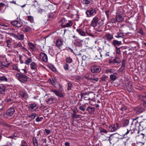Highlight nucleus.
Returning <instances> with one entry per match:
<instances>
[{
  "mask_svg": "<svg viewBox=\"0 0 146 146\" xmlns=\"http://www.w3.org/2000/svg\"><path fill=\"white\" fill-rule=\"evenodd\" d=\"M104 20L99 19L98 17L95 16L93 19L90 25L93 27H96L97 26L101 27L104 24Z\"/></svg>",
  "mask_w": 146,
  "mask_h": 146,
  "instance_id": "1",
  "label": "nucleus"
},
{
  "mask_svg": "<svg viewBox=\"0 0 146 146\" xmlns=\"http://www.w3.org/2000/svg\"><path fill=\"white\" fill-rule=\"evenodd\" d=\"M16 76L20 82L23 83L26 82L28 79L27 76L21 72L17 73Z\"/></svg>",
  "mask_w": 146,
  "mask_h": 146,
  "instance_id": "2",
  "label": "nucleus"
},
{
  "mask_svg": "<svg viewBox=\"0 0 146 146\" xmlns=\"http://www.w3.org/2000/svg\"><path fill=\"white\" fill-rule=\"evenodd\" d=\"M19 96L23 100H27L29 98L27 92L24 90H21L19 92Z\"/></svg>",
  "mask_w": 146,
  "mask_h": 146,
  "instance_id": "3",
  "label": "nucleus"
},
{
  "mask_svg": "<svg viewBox=\"0 0 146 146\" xmlns=\"http://www.w3.org/2000/svg\"><path fill=\"white\" fill-rule=\"evenodd\" d=\"M96 13V11L95 9L91 8L87 10L86 12V14L88 17H90L94 16Z\"/></svg>",
  "mask_w": 146,
  "mask_h": 146,
  "instance_id": "4",
  "label": "nucleus"
},
{
  "mask_svg": "<svg viewBox=\"0 0 146 146\" xmlns=\"http://www.w3.org/2000/svg\"><path fill=\"white\" fill-rule=\"evenodd\" d=\"M101 68L99 66L94 64L91 67V70L93 73H97L101 71Z\"/></svg>",
  "mask_w": 146,
  "mask_h": 146,
  "instance_id": "5",
  "label": "nucleus"
},
{
  "mask_svg": "<svg viewBox=\"0 0 146 146\" xmlns=\"http://www.w3.org/2000/svg\"><path fill=\"white\" fill-rule=\"evenodd\" d=\"M11 24L12 25L18 28L21 27L23 25L22 22L20 20L12 21L11 22Z\"/></svg>",
  "mask_w": 146,
  "mask_h": 146,
  "instance_id": "6",
  "label": "nucleus"
},
{
  "mask_svg": "<svg viewBox=\"0 0 146 146\" xmlns=\"http://www.w3.org/2000/svg\"><path fill=\"white\" fill-rule=\"evenodd\" d=\"M119 125L118 123L112 124L109 127V131L110 132H113L116 130L118 128Z\"/></svg>",
  "mask_w": 146,
  "mask_h": 146,
  "instance_id": "7",
  "label": "nucleus"
},
{
  "mask_svg": "<svg viewBox=\"0 0 146 146\" xmlns=\"http://www.w3.org/2000/svg\"><path fill=\"white\" fill-rule=\"evenodd\" d=\"M56 46L60 50L63 48L64 44L62 40L60 39H57L56 41Z\"/></svg>",
  "mask_w": 146,
  "mask_h": 146,
  "instance_id": "8",
  "label": "nucleus"
},
{
  "mask_svg": "<svg viewBox=\"0 0 146 146\" xmlns=\"http://www.w3.org/2000/svg\"><path fill=\"white\" fill-rule=\"evenodd\" d=\"M139 129L143 130L146 128V119L143 120L139 123Z\"/></svg>",
  "mask_w": 146,
  "mask_h": 146,
  "instance_id": "9",
  "label": "nucleus"
},
{
  "mask_svg": "<svg viewBox=\"0 0 146 146\" xmlns=\"http://www.w3.org/2000/svg\"><path fill=\"white\" fill-rule=\"evenodd\" d=\"M40 58L43 62H46L48 61V57L47 55L44 53L41 52L39 55Z\"/></svg>",
  "mask_w": 146,
  "mask_h": 146,
  "instance_id": "10",
  "label": "nucleus"
},
{
  "mask_svg": "<svg viewBox=\"0 0 146 146\" xmlns=\"http://www.w3.org/2000/svg\"><path fill=\"white\" fill-rule=\"evenodd\" d=\"M12 34L13 35L14 37L16 39L19 40L24 39V35L23 34L18 33L17 34Z\"/></svg>",
  "mask_w": 146,
  "mask_h": 146,
  "instance_id": "11",
  "label": "nucleus"
},
{
  "mask_svg": "<svg viewBox=\"0 0 146 146\" xmlns=\"http://www.w3.org/2000/svg\"><path fill=\"white\" fill-rule=\"evenodd\" d=\"M113 36L112 35L109 33H107L104 36V38L106 40L108 41H110L113 38Z\"/></svg>",
  "mask_w": 146,
  "mask_h": 146,
  "instance_id": "12",
  "label": "nucleus"
},
{
  "mask_svg": "<svg viewBox=\"0 0 146 146\" xmlns=\"http://www.w3.org/2000/svg\"><path fill=\"white\" fill-rule=\"evenodd\" d=\"M14 109L13 108H11L7 110L6 114L8 117H10L14 113Z\"/></svg>",
  "mask_w": 146,
  "mask_h": 146,
  "instance_id": "13",
  "label": "nucleus"
},
{
  "mask_svg": "<svg viewBox=\"0 0 146 146\" xmlns=\"http://www.w3.org/2000/svg\"><path fill=\"white\" fill-rule=\"evenodd\" d=\"M115 18L117 22H121L123 21L124 17L120 14H117L116 15Z\"/></svg>",
  "mask_w": 146,
  "mask_h": 146,
  "instance_id": "14",
  "label": "nucleus"
},
{
  "mask_svg": "<svg viewBox=\"0 0 146 146\" xmlns=\"http://www.w3.org/2000/svg\"><path fill=\"white\" fill-rule=\"evenodd\" d=\"M57 100V99L56 98L53 96H51L46 100V102L48 104H50Z\"/></svg>",
  "mask_w": 146,
  "mask_h": 146,
  "instance_id": "15",
  "label": "nucleus"
},
{
  "mask_svg": "<svg viewBox=\"0 0 146 146\" xmlns=\"http://www.w3.org/2000/svg\"><path fill=\"white\" fill-rule=\"evenodd\" d=\"M38 108V106L35 103L31 104H29L28 107V108L29 110H35Z\"/></svg>",
  "mask_w": 146,
  "mask_h": 146,
  "instance_id": "16",
  "label": "nucleus"
},
{
  "mask_svg": "<svg viewBox=\"0 0 146 146\" xmlns=\"http://www.w3.org/2000/svg\"><path fill=\"white\" fill-rule=\"evenodd\" d=\"M125 85L128 91L129 92H132L133 90V87L132 83L128 82L126 83Z\"/></svg>",
  "mask_w": 146,
  "mask_h": 146,
  "instance_id": "17",
  "label": "nucleus"
},
{
  "mask_svg": "<svg viewBox=\"0 0 146 146\" xmlns=\"http://www.w3.org/2000/svg\"><path fill=\"white\" fill-rule=\"evenodd\" d=\"M72 25L73 22L72 21L70 20H67L64 25H63V28L71 27Z\"/></svg>",
  "mask_w": 146,
  "mask_h": 146,
  "instance_id": "18",
  "label": "nucleus"
},
{
  "mask_svg": "<svg viewBox=\"0 0 146 146\" xmlns=\"http://www.w3.org/2000/svg\"><path fill=\"white\" fill-rule=\"evenodd\" d=\"M76 31L80 36H84L86 35V32L81 29L78 28L76 29Z\"/></svg>",
  "mask_w": 146,
  "mask_h": 146,
  "instance_id": "19",
  "label": "nucleus"
},
{
  "mask_svg": "<svg viewBox=\"0 0 146 146\" xmlns=\"http://www.w3.org/2000/svg\"><path fill=\"white\" fill-rule=\"evenodd\" d=\"M31 29L30 27L27 26H25L21 29V30L24 32H27L31 31Z\"/></svg>",
  "mask_w": 146,
  "mask_h": 146,
  "instance_id": "20",
  "label": "nucleus"
},
{
  "mask_svg": "<svg viewBox=\"0 0 146 146\" xmlns=\"http://www.w3.org/2000/svg\"><path fill=\"white\" fill-rule=\"evenodd\" d=\"M95 108L94 107L88 106L86 110L88 111L90 114L94 113L95 111Z\"/></svg>",
  "mask_w": 146,
  "mask_h": 146,
  "instance_id": "21",
  "label": "nucleus"
},
{
  "mask_svg": "<svg viewBox=\"0 0 146 146\" xmlns=\"http://www.w3.org/2000/svg\"><path fill=\"white\" fill-rule=\"evenodd\" d=\"M5 87L4 84H0V94H4L5 92Z\"/></svg>",
  "mask_w": 146,
  "mask_h": 146,
  "instance_id": "22",
  "label": "nucleus"
},
{
  "mask_svg": "<svg viewBox=\"0 0 146 146\" xmlns=\"http://www.w3.org/2000/svg\"><path fill=\"white\" fill-rule=\"evenodd\" d=\"M28 44L29 46V48L31 49L32 51L34 50L36 48V45L33 43L31 42H29Z\"/></svg>",
  "mask_w": 146,
  "mask_h": 146,
  "instance_id": "23",
  "label": "nucleus"
},
{
  "mask_svg": "<svg viewBox=\"0 0 146 146\" xmlns=\"http://www.w3.org/2000/svg\"><path fill=\"white\" fill-rule=\"evenodd\" d=\"M125 33L121 32H118L116 34L115 37L117 38H123L125 36Z\"/></svg>",
  "mask_w": 146,
  "mask_h": 146,
  "instance_id": "24",
  "label": "nucleus"
},
{
  "mask_svg": "<svg viewBox=\"0 0 146 146\" xmlns=\"http://www.w3.org/2000/svg\"><path fill=\"white\" fill-rule=\"evenodd\" d=\"M5 5L2 3H0V11L1 13H3L6 9Z\"/></svg>",
  "mask_w": 146,
  "mask_h": 146,
  "instance_id": "25",
  "label": "nucleus"
},
{
  "mask_svg": "<svg viewBox=\"0 0 146 146\" xmlns=\"http://www.w3.org/2000/svg\"><path fill=\"white\" fill-rule=\"evenodd\" d=\"M117 74L115 73L111 74L110 76V78L111 80L113 81L115 80L117 78Z\"/></svg>",
  "mask_w": 146,
  "mask_h": 146,
  "instance_id": "26",
  "label": "nucleus"
},
{
  "mask_svg": "<svg viewBox=\"0 0 146 146\" xmlns=\"http://www.w3.org/2000/svg\"><path fill=\"white\" fill-rule=\"evenodd\" d=\"M121 41H118L116 40H114L113 41V44L115 46H119L121 44Z\"/></svg>",
  "mask_w": 146,
  "mask_h": 146,
  "instance_id": "27",
  "label": "nucleus"
},
{
  "mask_svg": "<svg viewBox=\"0 0 146 146\" xmlns=\"http://www.w3.org/2000/svg\"><path fill=\"white\" fill-rule=\"evenodd\" d=\"M0 81L1 82H8V80L5 76L2 75L0 76Z\"/></svg>",
  "mask_w": 146,
  "mask_h": 146,
  "instance_id": "28",
  "label": "nucleus"
},
{
  "mask_svg": "<svg viewBox=\"0 0 146 146\" xmlns=\"http://www.w3.org/2000/svg\"><path fill=\"white\" fill-rule=\"evenodd\" d=\"M145 111V110L142 108H139L136 111V114L138 115L139 113H142Z\"/></svg>",
  "mask_w": 146,
  "mask_h": 146,
  "instance_id": "29",
  "label": "nucleus"
},
{
  "mask_svg": "<svg viewBox=\"0 0 146 146\" xmlns=\"http://www.w3.org/2000/svg\"><path fill=\"white\" fill-rule=\"evenodd\" d=\"M30 67L31 70H35L37 66L35 62H33L30 64Z\"/></svg>",
  "mask_w": 146,
  "mask_h": 146,
  "instance_id": "30",
  "label": "nucleus"
},
{
  "mask_svg": "<svg viewBox=\"0 0 146 146\" xmlns=\"http://www.w3.org/2000/svg\"><path fill=\"white\" fill-rule=\"evenodd\" d=\"M67 20L64 18H62L60 20V23L61 24V26L63 27V25H64Z\"/></svg>",
  "mask_w": 146,
  "mask_h": 146,
  "instance_id": "31",
  "label": "nucleus"
},
{
  "mask_svg": "<svg viewBox=\"0 0 146 146\" xmlns=\"http://www.w3.org/2000/svg\"><path fill=\"white\" fill-rule=\"evenodd\" d=\"M2 66H3L6 67H8L11 64V62H3L1 63Z\"/></svg>",
  "mask_w": 146,
  "mask_h": 146,
  "instance_id": "32",
  "label": "nucleus"
},
{
  "mask_svg": "<svg viewBox=\"0 0 146 146\" xmlns=\"http://www.w3.org/2000/svg\"><path fill=\"white\" fill-rule=\"evenodd\" d=\"M115 70L114 69H108L106 70V72L108 74L114 73Z\"/></svg>",
  "mask_w": 146,
  "mask_h": 146,
  "instance_id": "33",
  "label": "nucleus"
},
{
  "mask_svg": "<svg viewBox=\"0 0 146 146\" xmlns=\"http://www.w3.org/2000/svg\"><path fill=\"white\" fill-rule=\"evenodd\" d=\"M120 62L121 60L120 59L117 57H116L111 62L112 63H119Z\"/></svg>",
  "mask_w": 146,
  "mask_h": 146,
  "instance_id": "34",
  "label": "nucleus"
},
{
  "mask_svg": "<svg viewBox=\"0 0 146 146\" xmlns=\"http://www.w3.org/2000/svg\"><path fill=\"white\" fill-rule=\"evenodd\" d=\"M63 68L66 71L68 70L69 69V65L66 63H64L63 65Z\"/></svg>",
  "mask_w": 146,
  "mask_h": 146,
  "instance_id": "35",
  "label": "nucleus"
},
{
  "mask_svg": "<svg viewBox=\"0 0 146 146\" xmlns=\"http://www.w3.org/2000/svg\"><path fill=\"white\" fill-rule=\"evenodd\" d=\"M129 123V120L127 119H125L123 122V126L125 127L127 126Z\"/></svg>",
  "mask_w": 146,
  "mask_h": 146,
  "instance_id": "36",
  "label": "nucleus"
},
{
  "mask_svg": "<svg viewBox=\"0 0 146 146\" xmlns=\"http://www.w3.org/2000/svg\"><path fill=\"white\" fill-rule=\"evenodd\" d=\"M65 61L67 63L70 64L72 62V60L70 57H67L66 58Z\"/></svg>",
  "mask_w": 146,
  "mask_h": 146,
  "instance_id": "37",
  "label": "nucleus"
},
{
  "mask_svg": "<svg viewBox=\"0 0 146 146\" xmlns=\"http://www.w3.org/2000/svg\"><path fill=\"white\" fill-rule=\"evenodd\" d=\"M135 131H137V132H139V131H137V130L135 129L131 130L130 129H129V132L128 136H130L132 134H134L135 133Z\"/></svg>",
  "mask_w": 146,
  "mask_h": 146,
  "instance_id": "38",
  "label": "nucleus"
},
{
  "mask_svg": "<svg viewBox=\"0 0 146 146\" xmlns=\"http://www.w3.org/2000/svg\"><path fill=\"white\" fill-rule=\"evenodd\" d=\"M22 46V44L20 42H19L17 43H16L14 44L13 47L15 48H17L21 47Z\"/></svg>",
  "mask_w": 146,
  "mask_h": 146,
  "instance_id": "39",
  "label": "nucleus"
},
{
  "mask_svg": "<svg viewBox=\"0 0 146 146\" xmlns=\"http://www.w3.org/2000/svg\"><path fill=\"white\" fill-rule=\"evenodd\" d=\"M32 61V59L31 57L28 58L25 61V64L27 65H29L30 63Z\"/></svg>",
  "mask_w": 146,
  "mask_h": 146,
  "instance_id": "40",
  "label": "nucleus"
},
{
  "mask_svg": "<svg viewBox=\"0 0 146 146\" xmlns=\"http://www.w3.org/2000/svg\"><path fill=\"white\" fill-rule=\"evenodd\" d=\"M77 111V108H76V110L74 109L73 110V113L71 115L72 117L73 118H74L76 116V113Z\"/></svg>",
  "mask_w": 146,
  "mask_h": 146,
  "instance_id": "41",
  "label": "nucleus"
},
{
  "mask_svg": "<svg viewBox=\"0 0 146 146\" xmlns=\"http://www.w3.org/2000/svg\"><path fill=\"white\" fill-rule=\"evenodd\" d=\"M37 116V114L35 113H32L28 115L29 117L34 119Z\"/></svg>",
  "mask_w": 146,
  "mask_h": 146,
  "instance_id": "42",
  "label": "nucleus"
},
{
  "mask_svg": "<svg viewBox=\"0 0 146 146\" xmlns=\"http://www.w3.org/2000/svg\"><path fill=\"white\" fill-rule=\"evenodd\" d=\"M78 104H80L79 108L81 111H85V109L83 105H81V104L80 102H78Z\"/></svg>",
  "mask_w": 146,
  "mask_h": 146,
  "instance_id": "43",
  "label": "nucleus"
},
{
  "mask_svg": "<svg viewBox=\"0 0 146 146\" xmlns=\"http://www.w3.org/2000/svg\"><path fill=\"white\" fill-rule=\"evenodd\" d=\"M68 84V88L67 90H71L72 88V83L70 82H68L67 83Z\"/></svg>",
  "mask_w": 146,
  "mask_h": 146,
  "instance_id": "44",
  "label": "nucleus"
},
{
  "mask_svg": "<svg viewBox=\"0 0 146 146\" xmlns=\"http://www.w3.org/2000/svg\"><path fill=\"white\" fill-rule=\"evenodd\" d=\"M11 40L9 39L7 40H6V42L7 44V45L8 47H10L11 46Z\"/></svg>",
  "mask_w": 146,
  "mask_h": 146,
  "instance_id": "45",
  "label": "nucleus"
},
{
  "mask_svg": "<svg viewBox=\"0 0 146 146\" xmlns=\"http://www.w3.org/2000/svg\"><path fill=\"white\" fill-rule=\"evenodd\" d=\"M49 53L52 56H54L55 54V52L54 50L52 49H50L49 50Z\"/></svg>",
  "mask_w": 146,
  "mask_h": 146,
  "instance_id": "46",
  "label": "nucleus"
},
{
  "mask_svg": "<svg viewBox=\"0 0 146 146\" xmlns=\"http://www.w3.org/2000/svg\"><path fill=\"white\" fill-rule=\"evenodd\" d=\"M33 142L34 146H38V143L36 138H33Z\"/></svg>",
  "mask_w": 146,
  "mask_h": 146,
  "instance_id": "47",
  "label": "nucleus"
},
{
  "mask_svg": "<svg viewBox=\"0 0 146 146\" xmlns=\"http://www.w3.org/2000/svg\"><path fill=\"white\" fill-rule=\"evenodd\" d=\"M74 43L76 46H80L81 45V43L77 40H75Z\"/></svg>",
  "mask_w": 146,
  "mask_h": 146,
  "instance_id": "48",
  "label": "nucleus"
},
{
  "mask_svg": "<svg viewBox=\"0 0 146 146\" xmlns=\"http://www.w3.org/2000/svg\"><path fill=\"white\" fill-rule=\"evenodd\" d=\"M105 13L108 19L109 17V15L110 14V11L109 9H107L105 11Z\"/></svg>",
  "mask_w": 146,
  "mask_h": 146,
  "instance_id": "49",
  "label": "nucleus"
},
{
  "mask_svg": "<svg viewBox=\"0 0 146 146\" xmlns=\"http://www.w3.org/2000/svg\"><path fill=\"white\" fill-rule=\"evenodd\" d=\"M82 2L83 4L88 5L90 3V0H83Z\"/></svg>",
  "mask_w": 146,
  "mask_h": 146,
  "instance_id": "50",
  "label": "nucleus"
},
{
  "mask_svg": "<svg viewBox=\"0 0 146 146\" xmlns=\"http://www.w3.org/2000/svg\"><path fill=\"white\" fill-rule=\"evenodd\" d=\"M20 146H28L26 142L24 140H23L21 141V143Z\"/></svg>",
  "mask_w": 146,
  "mask_h": 146,
  "instance_id": "51",
  "label": "nucleus"
},
{
  "mask_svg": "<svg viewBox=\"0 0 146 146\" xmlns=\"http://www.w3.org/2000/svg\"><path fill=\"white\" fill-rule=\"evenodd\" d=\"M57 96H59L60 98H62L64 97V95L63 94L59 92V91H58L56 95Z\"/></svg>",
  "mask_w": 146,
  "mask_h": 146,
  "instance_id": "52",
  "label": "nucleus"
},
{
  "mask_svg": "<svg viewBox=\"0 0 146 146\" xmlns=\"http://www.w3.org/2000/svg\"><path fill=\"white\" fill-rule=\"evenodd\" d=\"M28 19L29 21L33 23L34 21V19L33 17L31 16H28Z\"/></svg>",
  "mask_w": 146,
  "mask_h": 146,
  "instance_id": "53",
  "label": "nucleus"
},
{
  "mask_svg": "<svg viewBox=\"0 0 146 146\" xmlns=\"http://www.w3.org/2000/svg\"><path fill=\"white\" fill-rule=\"evenodd\" d=\"M126 129L125 130L126 131V132L124 134L123 136L125 137H126L127 136H128L129 132V129Z\"/></svg>",
  "mask_w": 146,
  "mask_h": 146,
  "instance_id": "54",
  "label": "nucleus"
},
{
  "mask_svg": "<svg viewBox=\"0 0 146 146\" xmlns=\"http://www.w3.org/2000/svg\"><path fill=\"white\" fill-rule=\"evenodd\" d=\"M12 68L13 70L19 71V69L18 68L17 66L15 65H14L12 66Z\"/></svg>",
  "mask_w": 146,
  "mask_h": 146,
  "instance_id": "55",
  "label": "nucleus"
},
{
  "mask_svg": "<svg viewBox=\"0 0 146 146\" xmlns=\"http://www.w3.org/2000/svg\"><path fill=\"white\" fill-rule=\"evenodd\" d=\"M117 22V21L116 19H115L113 18L111 19L110 21V23H115Z\"/></svg>",
  "mask_w": 146,
  "mask_h": 146,
  "instance_id": "56",
  "label": "nucleus"
},
{
  "mask_svg": "<svg viewBox=\"0 0 146 146\" xmlns=\"http://www.w3.org/2000/svg\"><path fill=\"white\" fill-rule=\"evenodd\" d=\"M43 118L42 117H38L36 119V120L37 122L41 121H42Z\"/></svg>",
  "mask_w": 146,
  "mask_h": 146,
  "instance_id": "57",
  "label": "nucleus"
},
{
  "mask_svg": "<svg viewBox=\"0 0 146 146\" xmlns=\"http://www.w3.org/2000/svg\"><path fill=\"white\" fill-rule=\"evenodd\" d=\"M127 110V108L125 106H122L120 108V110L122 111H125Z\"/></svg>",
  "mask_w": 146,
  "mask_h": 146,
  "instance_id": "58",
  "label": "nucleus"
},
{
  "mask_svg": "<svg viewBox=\"0 0 146 146\" xmlns=\"http://www.w3.org/2000/svg\"><path fill=\"white\" fill-rule=\"evenodd\" d=\"M51 82L53 85H54L56 82V80L54 78H52V80H51Z\"/></svg>",
  "mask_w": 146,
  "mask_h": 146,
  "instance_id": "59",
  "label": "nucleus"
},
{
  "mask_svg": "<svg viewBox=\"0 0 146 146\" xmlns=\"http://www.w3.org/2000/svg\"><path fill=\"white\" fill-rule=\"evenodd\" d=\"M100 131L101 133H107V131L104 129H100Z\"/></svg>",
  "mask_w": 146,
  "mask_h": 146,
  "instance_id": "60",
  "label": "nucleus"
},
{
  "mask_svg": "<svg viewBox=\"0 0 146 146\" xmlns=\"http://www.w3.org/2000/svg\"><path fill=\"white\" fill-rule=\"evenodd\" d=\"M116 52L117 54H118L119 55L120 54L121 51L119 48H117Z\"/></svg>",
  "mask_w": 146,
  "mask_h": 146,
  "instance_id": "61",
  "label": "nucleus"
},
{
  "mask_svg": "<svg viewBox=\"0 0 146 146\" xmlns=\"http://www.w3.org/2000/svg\"><path fill=\"white\" fill-rule=\"evenodd\" d=\"M2 146H12V145L10 142H7V143L4 145H3Z\"/></svg>",
  "mask_w": 146,
  "mask_h": 146,
  "instance_id": "62",
  "label": "nucleus"
},
{
  "mask_svg": "<svg viewBox=\"0 0 146 146\" xmlns=\"http://www.w3.org/2000/svg\"><path fill=\"white\" fill-rule=\"evenodd\" d=\"M125 66V62L124 61H123L122 62V65L121 68H122L123 69H124V68Z\"/></svg>",
  "mask_w": 146,
  "mask_h": 146,
  "instance_id": "63",
  "label": "nucleus"
},
{
  "mask_svg": "<svg viewBox=\"0 0 146 146\" xmlns=\"http://www.w3.org/2000/svg\"><path fill=\"white\" fill-rule=\"evenodd\" d=\"M0 25L4 27H8L7 25H5V24L2 22H0Z\"/></svg>",
  "mask_w": 146,
  "mask_h": 146,
  "instance_id": "64",
  "label": "nucleus"
}]
</instances>
